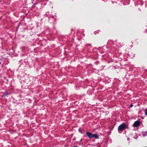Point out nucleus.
<instances>
[{
  "label": "nucleus",
  "instance_id": "obj_1",
  "mask_svg": "<svg viewBox=\"0 0 147 147\" xmlns=\"http://www.w3.org/2000/svg\"><path fill=\"white\" fill-rule=\"evenodd\" d=\"M127 127V124L125 123H123L120 125L118 127V131H121L124 130Z\"/></svg>",
  "mask_w": 147,
  "mask_h": 147
},
{
  "label": "nucleus",
  "instance_id": "obj_2",
  "mask_svg": "<svg viewBox=\"0 0 147 147\" xmlns=\"http://www.w3.org/2000/svg\"><path fill=\"white\" fill-rule=\"evenodd\" d=\"M140 124V121H137L134 122L133 126L135 127H137L139 126Z\"/></svg>",
  "mask_w": 147,
  "mask_h": 147
},
{
  "label": "nucleus",
  "instance_id": "obj_3",
  "mask_svg": "<svg viewBox=\"0 0 147 147\" xmlns=\"http://www.w3.org/2000/svg\"><path fill=\"white\" fill-rule=\"evenodd\" d=\"M86 134L89 138H93V134L91 133L87 132L86 133Z\"/></svg>",
  "mask_w": 147,
  "mask_h": 147
},
{
  "label": "nucleus",
  "instance_id": "obj_4",
  "mask_svg": "<svg viewBox=\"0 0 147 147\" xmlns=\"http://www.w3.org/2000/svg\"><path fill=\"white\" fill-rule=\"evenodd\" d=\"M94 137L95 138H98V136L96 134H93V138Z\"/></svg>",
  "mask_w": 147,
  "mask_h": 147
},
{
  "label": "nucleus",
  "instance_id": "obj_5",
  "mask_svg": "<svg viewBox=\"0 0 147 147\" xmlns=\"http://www.w3.org/2000/svg\"><path fill=\"white\" fill-rule=\"evenodd\" d=\"M145 115H147V109H145Z\"/></svg>",
  "mask_w": 147,
  "mask_h": 147
},
{
  "label": "nucleus",
  "instance_id": "obj_6",
  "mask_svg": "<svg viewBox=\"0 0 147 147\" xmlns=\"http://www.w3.org/2000/svg\"><path fill=\"white\" fill-rule=\"evenodd\" d=\"M7 95V93H4L3 94V96H6V95Z\"/></svg>",
  "mask_w": 147,
  "mask_h": 147
},
{
  "label": "nucleus",
  "instance_id": "obj_7",
  "mask_svg": "<svg viewBox=\"0 0 147 147\" xmlns=\"http://www.w3.org/2000/svg\"><path fill=\"white\" fill-rule=\"evenodd\" d=\"M133 105H131V107H133Z\"/></svg>",
  "mask_w": 147,
  "mask_h": 147
},
{
  "label": "nucleus",
  "instance_id": "obj_8",
  "mask_svg": "<svg viewBox=\"0 0 147 147\" xmlns=\"http://www.w3.org/2000/svg\"><path fill=\"white\" fill-rule=\"evenodd\" d=\"M80 129H79V131H80Z\"/></svg>",
  "mask_w": 147,
  "mask_h": 147
},
{
  "label": "nucleus",
  "instance_id": "obj_9",
  "mask_svg": "<svg viewBox=\"0 0 147 147\" xmlns=\"http://www.w3.org/2000/svg\"><path fill=\"white\" fill-rule=\"evenodd\" d=\"M143 135L144 136V134H143Z\"/></svg>",
  "mask_w": 147,
  "mask_h": 147
}]
</instances>
